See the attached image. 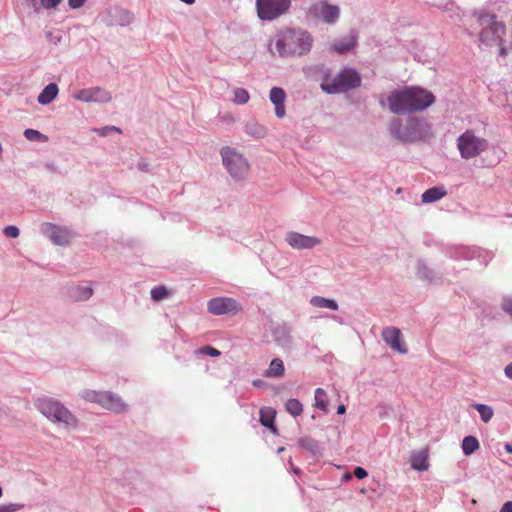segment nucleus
Returning a JSON list of instances; mask_svg holds the SVG:
<instances>
[{"instance_id": "nucleus-43", "label": "nucleus", "mask_w": 512, "mask_h": 512, "mask_svg": "<svg viewBox=\"0 0 512 512\" xmlns=\"http://www.w3.org/2000/svg\"><path fill=\"white\" fill-rule=\"evenodd\" d=\"M502 310L512 318V296H504Z\"/></svg>"}, {"instance_id": "nucleus-37", "label": "nucleus", "mask_w": 512, "mask_h": 512, "mask_svg": "<svg viewBox=\"0 0 512 512\" xmlns=\"http://www.w3.org/2000/svg\"><path fill=\"white\" fill-rule=\"evenodd\" d=\"M249 93L244 88H235L234 89V103L238 105L246 104L249 101Z\"/></svg>"}, {"instance_id": "nucleus-25", "label": "nucleus", "mask_w": 512, "mask_h": 512, "mask_svg": "<svg viewBox=\"0 0 512 512\" xmlns=\"http://www.w3.org/2000/svg\"><path fill=\"white\" fill-rule=\"evenodd\" d=\"M447 191L444 187H431L423 192L421 200L423 203H434L446 196Z\"/></svg>"}, {"instance_id": "nucleus-9", "label": "nucleus", "mask_w": 512, "mask_h": 512, "mask_svg": "<svg viewBox=\"0 0 512 512\" xmlns=\"http://www.w3.org/2000/svg\"><path fill=\"white\" fill-rule=\"evenodd\" d=\"M291 6V0H256L259 19L273 21L284 15Z\"/></svg>"}, {"instance_id": "nucleus-31", "label": "nucleus", "mask_w": 512, "mask_h": 512, "mask_svg": "<svg viewBox=\"0 0 512 512\" xmlns=\"http://www.w3.org/2000/svg\"><path fill=\"white\" fill-rule=\"evenodd\" d=\"M411 467L417 471L428 469L427 455L423 452L415 453L410 459Z\"/></svg>"}, {"instance_id": "nucleus-48", "label": "nucleus", "mask_w": 512, "mask_h": 512, "mask_svg": "<svg viewBox=\"0 0 512 512\" xmlns=\"http://www.w3.org/2000/svg\"><path fill=\"white\" fill-rule=\"evenodd\" d=\"M87 0H68V5L71 9L81 8Z\"/></svg>"}, {"instance_id": "nucleus-10", "label": "nucleus", "mask_w": 512, "mask_h": 512, "mask_svg": "<svg viewBox=\"0 0 512 512\" xmlns=\"http://www.w3.org/2000/svg\"><path fill=\"white\" fill-rule=\"evenodd\" d=\"M506 26L503 22L497 21L496 16H491L489 25L480 31V41L486 46H501L504 43Z\"/></svg>"}, {"instance_id": "nucleus-52", "label": "nucleus", "mask_w": 512, "mask_h": 512, "mask_svg": "<svg viewBox=\"0 0 512 512\" xmlns=\"http://www.w3.org/2000/svg\"><path fill=\"white\" fill-rule=\"evenodd\" d=\"M266 428L269 429L274 435H278V428L276 427L275 422L270 427Z\"/></svg>"}, {"instance_id": "nucleus-34", "label": "nucleus", "mask_w": 512, "mask_h": 512, "mask_svg": "<svg viewBox=\"0 0 512 512\" xmlns=\"http://www.w3.org/2000/svg\"><path fill=\"white\" fill-rule=\"evenodd\" d=\"M245 132L253 137L263 138L266 134V129L256 121H250L245 125Z\"/></svg>"}, {"instance_id": "nucleus-53", "label": "nucleus", "mask_w": 512, "mask_h": 512, "mask_svg": "<svg viewBox=\"0 0 512 512\" xmlns=\"http://www.w3.org/2000/svg\"><path fill=\"white\" fill-rule=\"evenodd\" d=\"M346 412V407L344 404H340L338 407H337V414H344Z\"/></svg>"}, {"instance_id": "nucleus-8", "label": "nucleus", "mask_w": 512, "mask_h": 512, "mask_svg": "<svg viewBox=\"0 0 512 512\" xmlns=\"http://www.w3.org/2000/svg\"><path fill=\"white\" fill-rule=\"evenodd\" d=\"M487 147V140L477 137L472 130H466L457 138V148L463 159L477 157L485 151Z\"/></svg>"}, {"instance_id": "nucleus-27", "label": "nucleus", "mask_w": 512, "mask_h": 512, "mask_svg": "<svg viewBox=\"0 0 512 512\" xmlns=\"http://www.w3.org/2000/svg\"><path fill=\"white\" fill-rule=\"evenodd\" d=\"M310 304L317 308H327L330 310H338V303L331 298H325L321 296H313L310 300Z\"/></svg>"}, {"instance_id": "nucleus-58", "label": "nucleus", "mask_w": 512, "mask_h": 512, "mask_svg": "<svg viewBox=\"0 0 512 512\" xmlns=\"http://www.w3.org/2000/svg\"><path fill=\"white\" fill-rule=\"evenodd\" d=\"M292 471L296 475H300L302 473L301 469L298 467H292Z\"/></svg>"}, {"instance_id": "nucleus-18", "label": "nucleus", "mask_w": 512, "mask_h": 512, "mask_svg": "<svg viewBox=\"0 0 512 512\" xmlns=\"http://www.w3.org/2000/svg\"><path fill=\"white\" fill-rule=\"evenodd\" d=\"M383 341L393 350L400 354H406L408 349L402 341V333L396 327H385L381 332Z\"/></svg>"}, {"instance_id": "nucleus-20", "label": "nucleus", "mask_w": 512, "mask_h": 512, "mask_svg": "<svg viewBox=\"0 0 512 512\" xmlns=\"http://www.w3.org/2000/svg\"><path fill=\"white\" fill-rule=\"evenodd\" d=\"M358 41V34L355 30H351L348 36L335 39L331 45V50L344 55L353 50Z\"/></svg>"}, {"instance_id": "nucleus-11", "label": "nucleus", "mask_w": 512, "mask_h": 512, "mask_svg": "<svg viewBox=\"0 0 512 512\" xmlns=\"http://www.w3.org/2000/svg\"><path fill=\"white\" fill-rule=\"evenodd\" d=\"M269 331L273 342L284 350L293 348L292 327L285 321L271 322Z\"/></svg>"}, {"instance_id": "nucleus-59", "label": "nucleus", "mask_w": 512, "mask_h": 512, "mask_svg": "<svg viewBox=\"0 0 512 512\" xmlns=\"http://www.w3.org/2000/svg\"><path fill=\"white\" fill-rule=\"evenodd\" d=\"M181 2L187 4V5H192L195 3L196 0H180Z\"/></svg>"}, {"instance_id": "nucleus-40", "label": "nucleus", "mask_w": 512, "mask_h": 512, "mask_svg": "<svg viewBox=\"0 0 512 512\" xmlns=\"http://www.w3.org/2000/svg\"><path fill=\"white\" fill-rule=\"evenodd\" d=\"M94 131L101 137H106L110 135L112 132L121 133L120 128L116 126H104L101 128H95Z\"/></svg>"}, {"instance_id": "nucleus-60", "label": "nucleus", "mask_w": 512, "mask_h": 512, "mask_svg": "<svg viewBox=\"0 0 512 512\" xmlns=\"http://www.w3.org/2000/svg\"><path fill=\"white\" fill-rule=\"evenodd\" d=\"M46 167H47L48 169L52 170V171H54V170H55V168H54L53 164L47 163V164H46Z\"/></svg>"}, {"instance_id": "nucleus-12", "label": "nucleus", "mask_w": 512, "mask_h": 512, "mask_svg": "<svg viewBox=\"0 0 512 512\" xmlns=\"http://www.w3.org/2000/svg\"><path fill=\"white\" fill-rule=\"evenodd\" d=\"M309 14L314 18L322 19L325 23L335 24L340 17V8L327 2H318L309 9Z\"/></svg>"}, {"instance_id": "nucleus-54", "label": "nucleus", "mask_w": 512, "mask_h": 512, "mask_svg": "<svg viewBox=\"0 0 512 512\" xmlns=\"http://www.w3.org/2000/svg\"><path fill=\"white\" fill-rule=\"evenodd\" d=\"M263 384H264V382L262 380H260V379H254L252 381V385L254 387H261Z\"/></svg>"}, {"instance_id": "nucleus-51", "label": "nucleus", "mask_w": 512, "mask_h": 512, "mask_svg": "<svg viewBox=\"0 0 512 512\" xmlns=\"http://www.w3.org/2000/svg\"><path fill=\"white\" fill-rule=\"evenodd\" d=\"M500 47V50H499V55L501 57H506L507 54H508V51H507V48L502 44Z\"/></svg>"}, {"instance_id": "nucleus-55", "label": "nucleus", "mask_w": 512, "mask_h": 512, "mask_svg": "<svg viewBox=\"0 0 512 512\" xmlns=\"http://www.w3.org/2000/svg\"><path fill=\"white\" fill-rule=\"evenodd\" d=\"M504 449L507 453L512 454V443H505Z\"/></svg>"}, {"instance_id": "nucleus-32", "label": "nucleus", "mask_w": 512, "mask_h": 512, "mask_svg": "<svg viewBox=\"0 0 512 512\" xmlns=\"http://www.w3.org/2000/svg\"><path fill=\"white\" fill-rule=\"evenodd\" d=\"M284 407L287 413L293 417H298L303 413V404L296 398L288 399Z\"/></svg>"}, {"instance_id": "nucleus-44", "label": "nucleus", "mask_w": 512, "mask_h": 512, "mask_svg": "<svg viewBox=\"0 0 512 512\" xmlns=\"http://www.w3.org/2000/svg\"><path fill=\"white\" fill-rule=\"evenodd\" d=\"M200 352L204 355H208L211 357H218L221 354V352L218 349H216L210 345H207V346H204L203 348H201Z\"/></svg>"}, {"instance_id": "nucleus-28", "label": "nucleus", "mask_w": 512, "mask_h": 512, "mask_svg": "<svg viewBox=\"0 0 512 512\" xmlns=\"http://www.w3.org/2000/svg\"><path fill=\"white\" fill-rule=\"evenodd\" d=\"M480 447L479 441L475 436L468 435L462 440L461 448L466 456L472 455Z\"/></svg>"}, {"instance_id": "nucleus-33", "label": "nucleus", "mask_w": 512, "mask_h": 512, "mask_svg": "<svg viewBox=\"0 0 512 512\" xmlns=\"http://www.w3.org/2000/svg\"><path fill=\"white\" fill-rule=\"evenodd\" d=\"M472 407L478 411L480 418L484 423H488L494 415L493 408L489 405L482 403H473Z\"/></svg>"}, {"instance_id": "nucleus-6", "label": "nucleus", "mask_w": 512, "mask_h": 512, "mask_svg": "<svg viewBox=\"0 0 512 512\" xmlns=\"http://www.w3.org/2000/svg\"><path fill=\"white\" fill-rule=\"evenodd\" d=\"M222 163L229 175L236 181L242 180L248 172L247 160L229 146L222 147L220 150Z\"/></svg>"}, {"instance_id": "nucleus-1", "label": "nucleus", "mask_w": 512, "mask_h": 512, "mask_svg": "<svg viewBox=\"0 0 512 512\" xmlns=\"http://www.w3.org/2000/svg\"><path fill=\"white\" fill-rule=\"evenodd\" d=\"M435 96L429 90L419 86H405L393 90L387 103L393 114L404 115L426 110L435 102Z\"/></svg>"}, {"instance_id": "nucleus-14", "label": "nucleus", "mask_w": 512, "mask_h": 512, "mask_svg": "<svg viewBox=\"0 0 512 512\" xmlns=\"http://www.w3.org/2000/svg\"><path fill=\"white\" fill-rule=\"evenodd\" d=\"M208 311L213 315L236 313L241 310L239 302L230 297H217L208 301Z\"/></svg>"}, {"instance_id": "nucleus-62", "label": "nucleus", "mask_w": 512, "mask_h": 512, "mask_svg": "<svg viewBox=\"0 0 512 512\" xmlns=\"http://www.w3.org/2000/svg\"><path fill=\"white\" fill-rule=\"evenodd\" d=\"M284 449H285L284 447H279V448L277 449V452H278V453H281L282 451H284Z\"/></svg>"}, {"instance_id": "nucleus-36", "label": "nucleus", "mask_w": 512, "mask_h": 512, "mask_svg": "<svg viewBox=\"0 0 512 512\" xmlns=\"http://www.w3.org/2000/svg\"><path fill=\"white\" fill-rule=\"evenodd\" d=\"M270 101L275 104H283L286 99V92L281 87H273L269 94Z\"/></svg>"}, {"instance_id": "nucleus-61", "label": "nucleus", "mask_w": 512, "mask_h": 512, "mask_svg": "<svg viewBox=\"0 0 512 512\" xmlns=\"http://www.w3.org/2000/svg\"><path fill=\"white\" fill-rule=\"evenodd\" d=\"M333 318H334L337 322H339V323H342V322H343V321H342V318H340V317L333 316Z\"/></svg>"}, {"instance_id": "nucleus-38", "label": "nucleus", "mask_w": 512, "mask_h": 512, "mask_svg": "<svg viewBox=\"0 0 512 512\" xmlns=\"http://www.w3.org/2000/svg\"><path fill=\"white\" fill-rule=\"evenodd\" d=\"M24 136L27 140L32 141V142L47 140V137L44 134H42L40 131L32 129V128L25 129Z\"/></svg>"}, {"instance_id": "nucleus-3", "label": "nucleus", "mask_w": 512, "mask_h": 512, "mask_svg": "<svg viewBox=\"0 0 512 512\" xmlns=\"http://www.w3.org/2000/svg\"><path fill=\"white\" fill-rule=\"evenodd\" d=\"M390 134L402 143H414L423 140L430 132V125L423 119L409 117L405 125L399 118L391 120Z\"/></svg>"}, {"instance_id": "nucleus-17", "label": "nucleus", "mask_w": 512, "mask_h": 512, "mask_svg": "<svg viewBox=\"0 0 512 512\" xmlns=\"http://www.w3.org/2000/svg\"><path fill=\"white\" fill-rule=\"evenodd\" d=\"M285 241L296 250L312 249L321 242L318 237L307 236L294 231L286 233Z\"/></svg>"}, {"instance_id": "nucleus-4", "label": "nucleus", "mask_w": 512, "mask_h": 512, "mask_svg": "<svg viewBox=\"0 0 512 512\" xmlns=\"http://www.w3.org/2000/svg\"><path fill=\"white\" fill-rule=\"evenodd\" d=\"M34 405L43 416L54 424L62 425L65 428L78 426L77 417L57 399L47 396L39 397L35 400Z\"/></svg>"}, {"instance_id": "nucleus-47", "label": "nucleus", "mask_w": 512, "mask_h": 512, "mask_svg": "<svg viewBox=\"0 0 512 512\" xmlns=\"http://www.w3.org/2000/svg\"><path fill=\"white\" fill-rule=\"evenodd\" d=\"M275 115L277 118H283L286 114L285 105L283 104H275Z\"/></svg>"}, {"instance_id": "nucleus-42", "label": "nucleus", "mask_w": 512, "mask_h": 512, "mask_svg": "<svg viewBox=\"0 0 512 512\" xmlns=\"http://www.w3.org/2000/svg\"><path fill=\"white\" fill-rule=\"evenodd\" d=\"M3 234L8 238H17L20 234V231L18 227L9 225L4 228Z\"/></svg>"}, {"instance_id": "nucleus-13", "label": "nucleus", "mask_w": 512, "mask_h": 512, "mask_svg": "<svg viewBox=\"0 0 512 512\" xmlns=\"http://www.w3.org/2000/svg\"><path fill=\"white\" fill-rule=\"evenodd\" d=\"M41 232L52 243L59 246L69 244L72 237L71 231L68 228L49 222H45L41 225Z\"/></svg>"}, {"instance_id": "nucleus-29", "label": "nucleus", "mask_w": 512, "mask_h": 512, "mask_svg": "<svg viewBox=\"0 0 512 512\" xmlns=\"http://www.w3.org/2000/svg\"><path fill=\"white\" fill-rule=\"evenodd\" d=\"M115 21H110L109 25H119L126 26L129 25L133 21V14L125 9H116L115 10Z\"/></svg>"}, {"instance_id": "nucleus-41", "label": "nucleus", "mask_w": 512, "mask_h": 512, "mask_svg": "<svg viewBox=\"0 0 512 512\" xmlns=\"http://www.w3.org/2000/svg\"><path fill=\"white\" fill-rule=\"evenodd\" d=\"M24 507L21 503H9L0 505V512H17Z\"/></svg>"}, {"instance_id": "nucleus-19", "label": "nucleus", "mask_w": 512, "mask_h": 512, "mask_svg": "<svg viewBox=\"0 0 512 512\" xmlns=\"http://www.w3.org/2000/svg\"><path fill=\"white\" fill-rule=\"evenodd\" d=\"M65 296L73 302L86 301L93 295L90 285L70 284L64 288Z\"/></svg>"}, {"instance_id": "nucleus-45", "label": "nucleus", "mask_w": 512, "mask_h": 512, "mask_svg": "<svg viewBox=\"0 0 512 512\" xmlns=\"http://www.w3.org/2000/svg\"><path fill=\"white\" fill-rule=\"evenodd\" d=\"M62 0H40L41 5L45 9H53L56 8Z\"/></svg>"}, {"instance_id": "nucleus-2", "label": "nucleus", "mask_w": 512, "mask_h": 512, "mask_svg": "<svg viewBox=\"0 0 512 512\" xmlns=\"http://www.w3.org/2000/svg\"><path fill=\"white\" fill-rule=\"evenodd\" d=\"M314 38L303 28H285L276 34L275 49L282 58L308 55Z\"/></svg>"}, {"instance_id": "nucleus-49", "label": "nucleus", "mask_w": 512, "mask_h": 512, "mask_svg": "<svg viewBox=\"0 0 512 512\" xmlns=\"http://www.w3.org/2000/svg\"><path fill=\"white\" fill-rule=\"evenodd\" d=\"M504 374L508 379L512 380V362L505 366Z\"/></svg>"}, {"instance_id": "nucleus-16", "label": "nucleus", "mask_w": 512, "mask_h": 512, "mask_svg": "<svg viewBox=\"0 0 512 512\" xmlns=\"http://www.w3.org/2000/svg\"><path fill=\"white\" fill-rule=\"evenodd\" d=\"M415 274L418 280L429 285H439L443 282V276L439 271L431 268L425 260L419 258L416 261Z\"/></svg>"}, {"instance_id": "nucleus-57", "label": "nucleus", "mask_w": 512, "mask_h": 512, "mask_svg": "<svg viewBox=\"0 0 512 512\" xmlns=\"http://www.w3.org/2000/svg\"><path fill=\"white\" fill-rule=\"evenodd\" d=\"M352 478V474L346 472L343 477H342V481L346 482L348 480H350Z\"/></svg>"}, {"instance_id": "nucleus-7", "label": "nucleus", "mask_w": 512, "mask_h": 512, "mask_svg": "<svg viewBox=\"0 0 512 512\" xmlns=\"http://www.w3.org/2000/svg\"><path fill=\"white\" fill-rule=\"evenodd\" d=\"M81 396L88 402L97 403L102 408L116 413H122L127 409L121 397L110 391L85 390Z\"/></svg>"}, {"instance_id": "nucleus-56", "label": "nucleus", "mask_w": 512, "mask_h": 512, "mask_svg": "<svg viewBox=\"0 0 512 512\" xmlns=\"http://www.w3.org/2000/svg\"><path fill=\"white\" fill-rule=\"evenodd\" d=\"M148 166L149 165L147 163H145V162H142V163L138 164L139 169L142 170V171H148Z\"/></svg>"}, {"instance_id": "nucleus-15", "label": "nucleus", "mask_w": 512, "mask_h": 512, "mask_svg": "<svg viewBox=\"0 0 512 512\" xmlns=\"http://www.w3.org/2000/svg\"><path fill=\"white\" fill-rule=\"evenodd\" d=\"M74 98L86 103H108L112 100V95L106 89L97 86L79 90L75 93Z\"/></svg>"}, {"instance_id": "nucleus-21", "label": "nucleus", "mask_w": 512, "mask_h": 512, "mask_svg": "<svg viewBox=\"0 0 512 512\" xmlns=\"http://www.w3.org/2000/svg\"><path fill=\"white\" fill-rule=\"evenodd\" d=\"M442 253L453 260H469L471 247L448 245L442 249Z\"/></svg>"}, {"instance_id": "nucleus-39", "label": "nucleus", "mask_w": 512, "mask_h": 512, "mask_svg": "<svg viewBox=\"0 0 512 512\" xmlns=\"http://www.w3.org/2000/svg\"><path fill=\"white\" fill-rule=\"evenodd\" d=\"M168 294L166 287L164 286H156L151 290V298L154 301L163 300Z\"/></svg>"}, {"instance_id": "nucleus-50", "label": "nucleus", "mask_w": 512, "mask_h": 512, "mask_svg": "<svg viewBox=\"0 0 512 512\" xmlns=\"http://www.w3.org/2000/svg\"><path fill=\"white\" fill-rule=\"evenodd\" d=\"M500 512H512V501H507L503 504Z\"/></svg>"}, {"instance_id": "nucleus-24", "label": "nucleus", "mask_w": 512, "mask_h": 512, "mask_svg": "<svg viewBox=\"0 0 512 512\" xmlns=\"http://www.w3.org/2000/svg\"><path fill=\"white\" fill-rule=\"evenodd\" d=\"M285 374L284 362L280 358H273L264 371V376L268 378H281Z\"/></svg>"}, {"instance_id": "nucleus-46", "label": "nucleus", "mask_w": 512, "mask_h": 512, "mask_svg": "<svg viewBox=\"0 0 512 512\" xmlns=\"http://www.w3.org/2000/svg\"><path fill=\"white\" fill-rule=\"evenodd\" d=\"M353 475L357 478V479H364L368 476V472L365 468L361 467V466H357L354 468V471H353Z\"/></svg>"}, {"instance_id": "nucleus-22", "label": "nucleus", "mask_w": 512, "mask_h": 512, "mask_svg": "<svg viewBox=\"0 0 512 512\" xmlns=\"http://www.w3.org/2000/svg\"><path fill=\"white\" fill-rule=\"evenodd\" d=\"M297 446L306 450L314 458L322 456V448L318 441L310 436L300 437L297 440Z\"/></svg>"}, {"instance_id": "nucleus-5", "label": "nucleus", "mask_w": 512, "mask_h": 512, "mask_svg": "<svg viewBox=\"0 0 512 512\" xmlns=\"http://www.w3.org/2000/svg\"><path fill=\"white\" fill-rule=\"evenodd\" d=\"M362 79L354 68L340 70L331 81H322L321 90L327 94H339L358 88Z\"/></svg>"}, {"instance_id": "nucleus-23", "label": "nucleus", "mask_w": 512, "mask_h": 512, "mask_svg": "<svg viewBox=\"0 0 512 512\" xmlns=\"http://www.w3.org/2000/svg\"><path fill=\"white\" fill-rule=\"evenodd\" d=\"M59 89L56 83H49L40 92L37 97V101L41 105L50 104L58 95Z\"/></svg>"}, {"instance_id": "nucleus-35", "label": "nucleus", "mask_w": 512, "mask_h": 512, "mask_svg": "<svg viewBox=\"0 0 512 512\" xmlns=\"http://www.w3.org/2000/svg\"><path fill=\"white\" fill-rule=\"evenodd\" d=\"M314 406L324 412H327L328 407V401H327V395L324 389L317 388L314 392Z\"/></svg>"}, {"instance_id": "nucleus-63", "label": "nucleus", "mask_w": 512, "mask_h": 512, "mask_svg": "<svg viewBox=\"0 0 512 512\" xmlns=\"http://www.w3.org/2000/svg\"><path fill=\"white\" fill-rule=\"evenodd\" d=\"M2 495H3V489H2V487L0 486V498L2 497Z\"/></svg>"}, {"instance_id": "nucleus-26", "label": "nucleus", "mask_w": 512, "mask_h": 512, "mask_svg": "<svg viewBox=\"0 0 512 512\" xmlns=\"http://www.w3.org/2000/svg\"><path fill=\"white\" fill-rule=\"evenodd\" d=\"M478 259V261L484 265L487 266L492 259L494 258V254L492 251H488L485 249H482L480 247H471V253L469 255L470 259Z\"/></svg>"}, {"instance_id": "nucleus-30", "label": "nucleus", "mask_w": 512, "mask_h": 512, "mask_svg": "<svg viewBox=\"0 0 512 512\" xmlns=\"http://www.w3.org/2000/svg\"><path fill=\"white\" fill-rule=\"evenodd\" d=\"M260 423L264 427H270L275 422L276 410L272 407H262L259 411Z\"/></svg>"}]
</instances>
